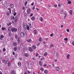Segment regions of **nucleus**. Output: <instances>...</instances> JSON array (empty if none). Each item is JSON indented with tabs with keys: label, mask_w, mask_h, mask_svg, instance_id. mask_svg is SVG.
Returning a JSON list of instances; mask_svg holds the SVG:
<instances>
[{
	"label": "nucleus",
	"mask_w": 74,
	"mask_h": 74,
	"mask_svg": "<svg viewBox=\"0 0 74 74\" xmlns=\"http://www.w3.org/2000/svg\"><path fill=\"white\" fill-rule=\"evenodd\" d=\"M1 38H3L4 36H3V35H1Z\"/></svg>",
	"instance_id": "45"
},
{
	"label": "nucleus",
	"mask_w": 74,
	"mask_h": 74,
	"mask_svg": "<svg viewBox=\"0 0 74 74\" xmlns=\"http://www.w3.org/2000/svg\"><path fill=\"white\" fill-rule=\"evenodd\" d=\"M18 65L19 67H21V66L22 65V64H21V62H19L18 63Z\"/></svg>",
	"instance_id": "6"
},
{
	"label": "nucleus",
	"mask_w": 74,
	"mask_h": 74,
	"mask_svg": "<svg viewBox=\"0 0 74 74\" xmlns=\"http://www.w3.org/2000/svg\"><path fill=\"white\" fill-rule=\"evenodd\" d=\"M13 45H14V46H16V43H13Z\"/></svg>",
	"instance_id": "39"
},
{
	"label": "nucleus",
	"mask_w": 74,
	"mask_h": 74,
	"mask_svg": "<svg viewBox=\"0 0 74 74\" xmlns=\"http://www.w3.org/2000/svg\"><path fill=\"white\" fill-rule=\"evenodd\" d=\"M11 74H15V72L14 71H12L11 72Z\"/></svg>",
	"instance_id": "28"
},
{
	"label": "nucleus",
	"mask_w": 74,
	"mask_h": 74,
	"mask_svg": "<svg viewBox=\"0 0 74 74\" xmlns=\"http://www.w3.org/2000/svg\"><path fill=\"white\" fill-rule=\"evenodd\" d=\"M53 36V34H51L50 35V37H52Z\"/></svg>",
	"instance_id": "41"
},
{
	"label": "nucleus",
	"mask_w": 74,
	"mask_h": 74,
	"mask_svg": "<svg viewBox=\"0 0 74 74\" xmlns=\"http://www.w3.org/2000/svg\"><path fill=\"white\" fill-rule=\"evenodd\" d=\"M55 7H58V6H57V5H55Z\"/></svg>",
	"instance_id": "55"
},
{
	"label": "nucleus",
	"mask_w": 74,
	"mask_h": 74,
	"mask_svg": "<svg viewBox=\"0 0 74 74\" xmlns=\"http://www.w3.org/2000/svg\"><path fill=\"white\" fill-rule=\"evenodd\" d=\"M10 64H11V62H9L8 63V66H10Z\"/></svg>",
	"instance_id": "21"
},
{
	"label": "nucleus",
	"mask_w": 74,
	"mask_h": 74,
	"mask_svg": "<svg viewBox=\"0 0 74 74\" xmlns=\"http://www.w3.org/2000/svg\"><path fill=\"white\" fill-rule=\"evenodd\" d=\"M27 72L28 73V74H30V71H28Z\"/></svg>",
	"instance_id": "58"
},
{
	"label": "nucleus",
	"mask_w": 74,
	"mask_h": 74,
	"mask_svg": "<svg viewBox=\"0 0 74 74\" xmlns=\"http://www.w3.org/2000/svg\"><path fill=\"white\" fill-rule=\"evenodd\" d=\"M72 10H70L69 11V13H70V14L71 16H72Z\"/></svg>",
	"instance_id": "18"
},
{
	"label": "nucleus",
	"mask_w": 74,
	"mask_h": 74,
	"mask_svg": "<svg viewBox=\"0 0 74 74\" xmlns=\"http://www.w3.org/2000/svg\"><path fill=\"white\" fill-rule=\"evenodd\" d=\"M53 46H54V45H53V44H51V45H50V48H52V47H53Z\"/></svg>",
	"instance_id": "16"
},
{
	"label": "nucleus",
	"mask_w": 74,
	"mask_h": 74,
	"mask_svg": "<svg viewBox=\"0 0 74 74\" xmlns=\"http://www.w3.org/2000/svg\"><path fill=\"white\" fill-rule=\"evenodd\" d=\"M20 35L21 37H24V36L25 35V32H20Z\"/></svg>",
	"instance_id": "1"
},
{
	"label": "nucleus",
	"mask_w": 74,
	"mask_h": 74,
	"mask_svg": "<svg viewBox=\"0 0 74 74\" xmlns=\"http://www.w3.org/2000/svg\"><path fill=\"white\" fill-rule=\"evenodd\" d=\"M20 41V38L18 37V42H19Z\"/></svg>",
	"instance_id": "34"
},
{
	"label": "nucleus",
	"mask_w": 74,
	"mask_h": 74,
	"mask_svg": "<svg viewBox=\"0 0 74 74\" xmlns=\"http://www.w3.org/2000/svg\"><path fill=\"white\" fill-rule=\"evenodd\" d=\"M44 73L45 74H48V70H46L44 71Z\"/></svg>",
	"instance_id": "13"
},
{
	"label": "nucleus",
	"mask_w": 74,
	"mask_h": 74,
	"mask_svg": "<svg viewBox=\"0 0 74 74\" xmlns=\"http://www.w3.org/2000/svg\"><path fill=\"white\" fill-rule=\"evenodd\" d=\"M33 10H34V9H35V7L34 6L32 8Z\"/></svg>",
	"instance_id": "52"
},
{
	"label": "nucleus",
	"mask_w": 74,
	"mask_h": 74,
	"mask_svg": "<svg viewBox=\"0 0 74 74\" xmlns=\"http://www.w3.org/2000/svg\"><path fill=\"white\" fill-rule=\"evenodd\" d=\"M39 41H42V38H41L40 37L39 39Z\"/></svg>",
	"instance_id": "23"
},
{
	"label": "nucleus",
	"mask_w": 74,
	"mask_h": 74,
	"mask_svg": "<svg viewBox=\"0 0 74 74\" xmlns=\"http://www.w3.org/2000/svg\"><path fill=\"white\" fill-rule=\"evenodd\" d=\"M13 55H15V52H13Z\"/></svg>",
	"instance_id": "57"
},
{
	"label": "nucleus",
	"mask_w": 74,
	"mask_h": 74,
	"mask_svg": "<svg viewBox=\"0 0 74 74\" xmlns=\"http://www.w3.org/2000/svg\"><path fill=\"white\" fill-rule=\"evenodd\" d=\"M16 15V13L14 12V15L15 16Z\"/></svg>",
	"instance_id": "40"
},
{
	"label": "nucleus",
	"mask_w": 74,
	"mask_h": 74,
	"mask_svg": "<svg viewBox=\"0 0 74 74\" xmlns=\"http://www.w3.org/2000/svg\"><path fill=\"white\" fill-rule=\"evenodd\" d=\"M47 55H48L47 53H45L44 54V56H47Z\"/></svg>",
	"instance_id": "29"
},
{
	"label": "nucleus",
	"mask_w": 74,
	"mask_h": 74,
	"mask_svg": "<svg viewBox=\"0 0 74 74\" xmlns=\"http://www.w3.org/2000/svg\"><path fill=\"white\" fill-rule=\"evenodd\" d=\"M4 62L5 63V64H7V61L6 60H4Z\"/></svg>",
	"instance_id": "43"
},
{
	"label": "nucleus",
	"mask_w": 74,
	"mask_h": 74,
	"mask_svg": "<svg viewBox=\"0 0 74 74\" xmlns=\"http://www.w3.org/2000/svg\"><path fill=\"white\" fill-rule=\"evenodd\" d=\"M64 11H63V10H62L61 11V12H63Z\"/></svg>",
	"instance_id": "48"
},
{
	"label": "nucleus",
	"mask_w": 74,
	"mask_h": 74,
	"mask_svg": "<svg viewBox=\"0 0 74 74\" xmlns=\"http://www.w3.org/2000/svg\"><path fill=\"white\" fill-rule=\"evenodd\" d=\"M0 74H2V72L1 71H0Z\"/></svg>",
	"instance_id": "64"
},
{
	"label": "nucleus",
	"mask_w": 74,
	"mask_h": 74,
	"mask_svg": "<svg viewBox=\"0 0 74 74\" xmlns=\"http://www.w3.org/2000/svg\"><path fill=\"white\" fill-rule=\"evenodd\" d=\"M35 18V17H33L32 18V20H34Z\"/></svg>",
	"instance_id": "38"
},
{
	"label": "nucleus",
	"mask_w": 74,
	"mask_h": 74,
	"mask_svg": "<svg viewBox=\"0 0 74 74\" xmlns=\"http://www.w3.org/2000/svg\"><path fill=\"white\" fill-rule=\"evenodd\" d=\"M5 29H6V28H5V27H2V30H5Z\"/></svg>",
	"instance_id": "33"
},
{
	"label": "nucleus",
	"mask_w": 74,
	"mask_h": 74,
	"mask_svg": "<svg viewBox=\"0 0 74 74\" xmlns=\"http://www.w3.org/2000/svg\"><path fill=\"white\" fill-rule=\"evenodd\" d=\"M64 40H65V41H68V38H64Z\"/></svg>",
	"instance_id": "30"
},
{
	"label": "nucleus",
	"mask_w": 74,
	"mask_h": 74,
	"mask_svg": "<svg viewBox=\"0 0 74 74\" xmlns=\"http://www.w3.org/2000/svg\"><path fill=\"white\" fill-rule=\"evenodd\" d=\"M72 44L73 45H74V41H73L72 42Z\"/></svg>",
	"instance_id": "50"
},
{
	"label": "nucleus",
	"mask_w": 74,
	"mask_h": 74,
	"mask_svg": "<svg viewBox=\"0 0 74 74\" xmlns=\"http://www.w3.org/2000/svg\"><path fill=\"white\" fill-rule=\"evenodd\" d=\"M40 20L41 21V22H42L43 19H42V17H41L40 18Z\"/></svg>",
	"instance_id": "17"
},
{
	"label": "nucleus",
	"mask_w": 74,
	"mask_h": 74,
	"mask_svg": "<svg viewBox=\"0 0 74 74\" xmlns=\"http://www.w3.org/2000/svg\"><path fill=\"white\" fill-rule=\"evenodd\" d=\"M19 60H22V58H20Z\"/></svg>",
	"instance_id": "60"
},
{
	"label": "nucleus",
	"mask_w": 74,
	"mask_h": 74,
	"mask_svg": "<svg viewBox=\"0 0 74 74\" xmlns=\"http://www.w3.org/2000/svg\"><path fill=\"white\" fill-rule=\"evenodd\" d=\"M27 30H29V29H30V27H29V25H28L27 26Z\"/></svg>",
	"instance_id": "20"
},
{
	"label": "nucleus",
	"mask_w": 74,
	"mask_h": 74,
	"mask_svg": "<svg viewBox=\"0 0 74 74\" xmlns=\"http://www.w3.org/2000/svg\"><path fill=\"white\" fill-rule=\"evenodd\" d=\"M27 1H26L25 3V6H26V5H27Z\"/></svg>",
	"instance_id": "35"
},
{
	"label": "nucleus",
	"mask_w": 74,
	"mask_h": 74,
	"mask_svg": "<svg viewBox=\"0 0 74 74\" xmlns=\"http://www.w3.org/2000/svg\"><path fill=\"white\" fill-rule=\"evenodd\" d=\"M40 70H41L42 71H43L44 70V68H41L40 69Z\"/></svg>",
	"instance_id": "25"
},
{
	"label": "nucleus",
	"mask_w": 74,
	"mask_h": 74,
	"mask_svg": "<svg viewBox=\"0 0 74 74\" xmlns=\"http://www.w3.org/2000/svg\"><path fill=\"white\" fill-rule=\"evenodd\" d=\"M43 66L44 67H45V66H47V64H44L43 65Z\"/></svg>",
	"instance_id": "42"
},
{
	"label": "nucleus",
	"mask_w": 74,
	"mask_h": 74,
	"mask_svg": "<svg viewBox=\"0 0 74 74\" xmlns=\"http://www.w3.org/2000/svg\"><path fill=\"white\" fill-rule=\"evenodd\" d=\"M39 63L40 66H42V64H41V61L39 62Z\"/></svg>",
	"instance_id": "31"
},
{
	"label": "nucleus",
	"mask_w": 74,
	"mask_h": 74,
	"mask_svg": "<svg viewBox=\"0 0 74 74\" xmlns=\"http://www.w3.org/2000/svg\"><path fill=\"white\" fill-rule=\"evenodd\" d=\"M37 32V31L36 29L34 30V34H36Z\"/></svg>",
	"instance_id": "7"
},
{
	"label": "nucleus",
	"mask_w": 74,
	"mask_h": 74,
	"mask_svg": "<svg viewBox=\"0 0 74 74\" xmlns=\"http://www.w3.org/2000/svg\"><path fill=\"white\" fill-rule=\"evenodd\" d=\"M4 5H5V7H7V2L6 1H5V2Z\"/></svg>",
	"instance_id": "9"
},
{
	"label": "nucleus",
	"mask_w": 74,
	"mask_h": 74,
	"mask_svg": "<svg viewBox=\"0 0 74 74\" xmlns=\"http://www.w3.org/2000/svg\"><path fill=\"white\" fill-rule=\"evenodd\" d=\"M61 27H63V25H62L61 26Z\"/></svg>",
	"instance_id": "56"
},
{
	"label": "nucleus",
	"mask_w": 74,
	"mask_h": 74,
	"mask_svg": "<svg viewBox=\"0 0 74 74\" xmlns=\"http://www.w3.org/2000/svg\"><path fill=\"white\" fill-rule=\"evenodd\" d=\"M8 10H9L10 11H11V8H9L8 9Z\"/></svg>",
	"instance_id": "51"
},
{
	"label": "nucleus",
	"mask_w": 74,
	"mask_h": 74,
	"mask_svg": "<svg viewBox=\"0 0 74 74\" xmlns=\"http://www.w3.org/2000/svg\"><path fill=\"white\" fill-rule=\"evenodd\" d=\"M33 60H36V59L34 58H33Z\"/></svg>",
	"instance_id": "63"
},
{
	"label": "nucleus",
	"mask_w": 74,
	"mask_h": 74,
	"mask_svg": "<svg viewBox=\"0 0 74 74\" xmlns=\"http://www.w3.org/2000/svg\"><path fill=\"white\" fill-rule=\"evenodd\" d=\"M33 48H34V49H36V46H33Z\"/></svg>",
	"instance_id": "37"
},
{
	"label": "nucleus",
	"mask_w": 74,
	"mask_h": 74,
	"mask_svg": "<svg viewBox=\"0 0 74 74\" xmlns=\"http://www.w3.org/2000/svg\"><path fill=\"white\" fill-rule=\"evenodd\" d=\"M10 7H11V8H12V7H14V5L10 4Z\"/></svg>",
	"instance_id": "22"
},
{
	"label": "nucleus",
	"mask_w": 74,
	"mask_h": 74,
	"mask_svg": "<svg viewBox=\"0 0 74 74\" xmlns=\"http://www.w3.org/2000/svg\"><path fill=\"white\" fill-rule=\"evenodd\" d=\"M27 41V42H32V40L31 39H28Z\"/></svg>",
	"instance_id": "12"
},
{
	"label": "nucleus",
	"mask_w": 74,
	"mask_h": 74,
	"mask_svg": "<svg viewBox=\"0 0 74 74\" xmlns=\"http://www.w3.org/2000/svg\"><path fill=\"white\" fill-rule=\"evenodd\" d=\"M24 55L25 56H26V57H28L29 56V54L27 53H24Z\"/></svg>",
	"instance_id": "8"
},
{
	"label": "nucleus",
	"mask_w": 74,
	"mask_h": 74,
	"mask_svg": "<svg viewBox=\"0 0 74 74\" xmlns=\"http://www.w3.org/2000/svg\"><path fill=\"white\" fill-rule=\"evenodd\" d=\"M69 56H70V54H69L67 55L66 56V58L68 59H69L70 58V57Z\"/></svg>",
	"instance_id": "11"
},
{
	"label": "nucleus",
	"mask_w": 74,
	"mask_h": 74,
	"mask_svg": "<svg viewBox=\"0 0 74 74\" xmlns=\"http://www.w3.org/2000/svg\"><path fill=\"white\" fill-rule=\"evenodd\" d=\"M56 69L58 71H59V70H60V69L59 68V67H57Z\"/></svg>",
	"instance_id": "10"
},
{
	"label": "nucleus",
	"mask_w": 74,
	"mask_h": 74,
	"mask_svg": "<svg viewBox=\"0 0 74 74\" xmlns=\"http://www.w3.org/2000/svg\"><path fill=\"white\" fill-rule=\"evenodd\" d=\"M26 26H27V24L26 23H25V22H23V27L25 28V29H26Z\"/></svg>",
	"instance_id": "2"
},
{
	"label": "nucleus",
	"mask_w": 74,
	"mask_h": 74,
	"mask_svg": "<svg viewBox=\"0 0 74 74\" xmlns=\"http://www.w3.org/2000/svg\"><path fill=\"white\" fill-rule=\"evenodd\" d=\"M17 21H18V15H16V17H15V19L14 20L15 23L17 22Z\"/></svg>",
	"instance_id": "4"
},
{
	"label": "nucleus",
	"mask_w": 74,
	"mask_h": 74,
	"mask_svg": "<svg viewBox=\"0 0 74 74\" xmlns=\"http://www.w3.org/2000/svg\"><path fill=\"white\" fill-rule=\"evenodd\" d=\"M61 6V5H60V4H58L59 7H60Z\"/></svg>",
	"instance_id": "54"
},
{
	"label": "nucleus",
	"mask_w": 74,
	"mask_h": 74,
	"mask_svg": "<svg viewBox=\"0 0 74 74\" xmlns=\"http://www.w3.org/2000/svg\"><path fill=\"white\" fill-rule=\"evenodd\" d=\"M33 13H32L30 15V16H33Z\"/></svg>",
	"instance_id": "47"
},
{
	"label": "nucleus",
	"mask_w": 74,
	"mask_h": 74,
	"mask_svg": "<svg viewBox=\"0 0 74 74\" xmlns=\"http://www.w3.org/2000/svg\"><path fill=\"white\" fill-rule=\"evenodd\" d=\"M11 30H12L11 27H10L8 28V30L9 32H11Z\"/></svg>",
	"instance_id": "14"
},
{
	"label": "nucleus",
	"mask_w": 74,
	"mask_h": 74,
	"mask_svg": "<svg viewBox=\"0 0 74 74\" xmlns=\"http://www.w3.org/2000/svg\"><path fill=\"white\" fill-rule=\"evenodd\" d=\"M64 15H65V16H64V17L66 18V16H67V13H64Z\"/></svg>",
	"instance_id": "27"
},
{
	"label": "nucleus",
	"mask_w": 74,
	"mask_h": 74,
	"mask_svg": "<svg viewBox=\"0 0 74 74\" xmlns=\"http://www.w3.org/2000/svg\"><path fill=\"white\" fill-rule=\"evenodd\" d=\"M29 27H32V24H31V23H30L29 25Z\"/></svg>",
	"instance_id": "49"
},
{
	"label": "nucleus",
	"mask_w": 74,
	"mask_h": 74,
	"mask_svg": "<svg viewBox=\"0 0 74 74\" xmlns=\"http://www.w3.org/2000/svg\"><path fill=\"white\" fill-rule=\"evenodd\" d=\"M5 51V48H4L3 50V52H4Z\"/></svg>",
	"instance_id": "46"
},
{
	"label": "nucleus",
	"mask_w": 74,
	"mask_h": 74,
	"mask_svg": "<svg viewBox=\"0 0 74 74\" xmlns=\"http://www.w3.org/2000/svg\"><path fill=\"white\" fill-rule=\"evenodd\" d=\"M71 3V1H69L68 3V4H70Z\"/></svg>",
	"instance_id": "26"
},
{
	"label": "nucleus",
	"mask_w": 74,
	"mask_h": 74,
	"mask_svg": "<svg viewBox=\"0 0 74 74\" xmlns=\"http://www.w3.org/2000/svg\"><path fill=\"white\" fill-rule=\"evenodd\" d=\"M12 24H14V21H12Z\"/></svg>",
	"instance_id": "59"
},
{
	"label": "nucleus",
	"mask_w": 74,
	"mask_h": 74,
	"mask_svg": "<svg viewBox=\"0 0 74 74\" xmlns=\"http://www.w3.org/2000/svg\"><path fill=\"white\" fill-rule=\"evenodd\" d=\"M12 32H16L17 31V29H15L14 27H12Z\"/></svg>",
	"instance_id": "3"
},
{
	"label": "nucleus",
	"mask_w": 74,
	"mask_h": 74,
	"mask_svg": "<svg viewBox=\"0 0 74 74\" xmlns=\"http://www.w3.org/2000/svg\"><path fill=\"white\" fill-rule=\"evenodd\" d=\"M66 31H67V32H70V30L69 29H67Z\"/></svg>",
	"instance_id": "44"
},
{
	"label": "nucleus",
	"mask_w": 74,
	"mask_h": 74,
	"mask_svg": "<svg viewBox=\"0 0 74 74\" xmlns=\"http://www.w3.org/2000/svg\"><path fill=\"white\" fill-rule=\"evenodd\" d=\"M27 12L28 14H30V8H29L27 11Z\"/></svg>",
	"instance_id": "5"
},
{
	"label": "nucleus",
	"mask_w": 74,
	"mask_h": 74,
	"mask_svg": "<svg viewBox=\"0 0 74 74\" xmlns=\"http://www.w3.org/2000/svg\"><path fill=\"white\" fill-rule=\"evenodd\" d=\"M56 56L57 58H58V56H59V54H58V53H56Z\"/></svg>",
	"instance_id": "32"
},
{
	"label": "nucleus",
	"mask_w": 74,
	"mask_h": 74,
	"mask_svg": "<svg viewBox=\"0 0 74 74\" xmlns=\"http://www.w3.org/2000/svg\"><path fill=\"white\" fill-rule=\"evenodd\" d=\"M34 5V3L33 2L32 4H31V5Z\"/></svg>",
	"instance_id": "53"
},
{
	"label": "nucleus",
	"mask_w": 74,
	"mask_h": 74,
	"mask_svg": "<svg viewBox=\"0 0 74 74\" xmlns=\"http://www.w3.org/2000/svg\"><path fill=\"white\" fill-rule=\"evenodd\" d=\"M29 50L30 51L32 52V51H33V50L32 49V48L31 47H30L29 48Z\"/></svg>",
	"instance_id": "15"
},
{
	"label": "nucleus",
	"mask_w": 74,
	"mask_h": 74,
	"mask_svg": "<svg viewBox=\"0 0 74 74\" xmlns=\"http://www.w3.org/2000/svg\"><path fill=\"white\" fill-rule=\"evenodd\" d=\"M17 47H15L14 48V51H16L17 50Z\"/></svg>",
	"instance_id": "24"
},
{
	"label": "nucleus",
	"mask_w": 74,
	"mask_h": 74,
	"mask_svg": "<svg viewBox=\"0 0 74 74\" xmlns=\"http://www.w3.org/2000/svg\"><path fill=\"white\" fill-rule=\"evenodd\" d=\"M9 24L10 25H11V23H10Z\"/></svg>",
	"instance_id": "62"
},
{
	"label": "nucleus",
	"mask_w": 74,
	"mask_h": 74,
	"mask_svg": "<svg viewBox=\"0 0 74 74\" xmlns=\"http://www.w3.org/2000/svg\"><path fill=\"white\" fill-rule=\"evenodd\" d=\"M48 7H51V6H50V5H48Z\"/></svg>",
	"instance_id": "61"
},
{
	"label": "nucleus",
	"mask_w": 74,
	"mask_h": 74,
	"mask_svg": "<svg viewBox=\"0 0 74 74\" xmlns=\"http://www.w3.org/2000/svg\"><path fill=\"white\" fill-rule=\"evenodd\" d=\"M15 38L16 39H17L18 38V36L17 35H15Z\"/></svg>",
	"instance_id": "36"
},
{
	"label": "nucleus",
	"mask_w": 74,
	"mask_h": 74,
	"mask_svg": "<svg viewBox=\"0 0 74 74\" xmlns=\"http://www.w3.org/2000/svg\"><path fill=\"white\" fill-rule=\"evenodd\" d=\"M11 19H13V20H14L15 19V17L14 16H11Z\"/></svg>",
	"instance_id": "19"
}]
</instances>
